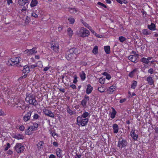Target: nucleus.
I'll return each instance as SVG.
<instances>
[{
	"label": "nucleus",
	"instance_id": "nucleus-1",
	"mask_svg": "<svg viewBox=\"0 0 158 158\" xmlns=\"http://www.w3.org/2000/svg\"><path fill=\"white\" fill-rule=\"evenodd\" d=\"M78 53L77 50L73 48L67 51L66 53V58L68 60H71L76 57V55Z\"/></svg>",
	"mask_w": 158,
	"mask_h": 158
},
{
	"label": "nucleus",
	"instance_id": "nucleus-2",
	"mask_svg": "<svg viewBox=\"0 0 158 158\" xmlns=\"http://www.w3.org/2000/svg\"><path fill=\"white\" fill-rule=\"evenodd\" d=\"M25 100L29 104H32L35 106H37L38 105V103L35 100V97L32 94H27Z\"/></svg>",
	"mask_w": 158,
	"mask_h": 158
},
{
	"label": "nucleus",
	"instance_id": "nucleus-3",
	"mask_svg": "<svg viewBox=\"0 0 158 158\" xmlns=\"http://www.w3.org/2000/svg\"><path fill=\"white\" fill-rule=\"evenodd\" d=\"M77 33L79 36L82 37H88L90 34L88 30L83 27L77 30Z\"/></svg>",
	"mask_w": 158,
	"mask_h": 158
},
{
	"label": "nucleus",
	"instance_id": "nucleus-4",
	"mask_svg": "<svg viewBox=\"0 0 158 158\" xmlns=\"http://www.w3.org/2000/svg\"><path fill=\"white\" fill-rule=\"evenodd\" d=\"M20 57H14L9 59L8 61L7 64L8 65H15L19 62Z\"/></svg>",
	"mask_w": 158,
	"mask_h": 158
},
{
	"label": "nucleus",
	"instance_id": "nucleus-5",
	"mask_svg": "<svg viewBox=\"0 0 158 158\" xmlns=\"http://www.w3.org/2000/svg\"><path fill=\"white\" fill-rule=\"evenodd\" d=\"M127 145V141L124 139L120 138L118 140V147L120 149H121L123 148L126 147Z\"/></svg>",
	"mask_w": 158,
	"mask_h": 158
},
{
	"label": "nucleus",
	"instance_id": "nucleus-6",
	"mask_svg": "<svg viewBox=\"0 0 158 158\" xmlns=\"http://www.w3.org/2000/svg\"><path fill=\"white\" fill-rule=\"evenodd\" d=\"M14 148L18 153H19L23 152L24 149V147L20 143H16Z\"/></svg>",
	"mask_w": 158,
	"mask_h": 158
},
{
	"label": "nucleus",
	"instance_id": "nucleus-7",
	"mask_svg": "<svg viewBox=\"0 0 158 158\" xmlns=\"http://www.w3.org/2000/svg\"><path fill=\"white\" fill-rule=\"evenodd\" d=\"M51 48L52 50L57 52L58 51V44L55 42L52 41L51 43Z\"/></svg>",
	"mask_w": 158,
	"mask_h": 158
},
{
	"label": "nucleus",
	"instance_id": "nucleus-8",
	"mask_svg": "<svg viewBox=\"0 0 158 158\" xmlns=\"http://www.w3.org/2000/svg\"><path fill=\"white\" fill-rule=\"evenodd\" d=\"M32 113V111H30L23 116V119L25 122H26L30 120Z\"/></svg>",
	"mask_w": 158,
	"mask_h": 158
},
{
	"label": "nucleus",
	"instance_id": "nucleus-9",
	"mask_svg": "<svg viewBox=\"0 0 158 158\" xmlns=\"http://www.w3.org/2000/svg\"><path fill=\"white\" fill-rule=\"evenodd\" d=\"M89 96L85 95L84 98L81 101V104L84 107H85L86 106V103L89 101Z\"/></svg>",
	"mask_w": 158,
	"mask_h": 158
},
{
	"label": "nucleus",
	"instance_id": "nucleus-10",
	"mask_svg": "<svg viewBox=\"0 0 158 158\" xmlns=\"http://www.w3.org/2000/svg\"><path fill=\"white\" fill-rule=\"evenodd\" d=\"M36 49V48H34L31 49L26 50L24 52L26 53H27V55H32L37 52V51H35Z\"/></svg>",
	"mask_w": 158,
	"mask_h": 158
},
{
	"label": "nucleus",
	"instance_id": "nucleus-11",
	"mask_svg": "<svg viewBox=\"0 0 158 158\" xmlns=\"http://www.w3.org/2000/svg\"><path fill=\"white\" fill-rule=\"evenodd\" d=\"M44 112L45 115L54 118H55V117H56V116L51 111L45 109L44 111Z\"/></svg>",
	"mask_w": 158,
	"mask_h": 158
},
{
	"label": "nucleus",
	"instance_id": "nucleus-12",
	"mask_svg": "<svg viewBox=\"0 0 158 158\" xmlns=\"http://www.w3.org/2000/svg\"><path fill=\"white\" fill-rule=\"evenodd\" d=\"M134 131V130H132L131 132L130 135L134 140H136L138 138V135L135 133Z\"/></svg>",
	"mask_w": 158,
	"mask_h": 158
},
{
	"label": "nucleus",
	"instance_id": "nucleus-13",
	"mask_svg": "<svg viewBox=\"0 0 158 158\" xmlns=\"http://www.w3.org/2000/svg\"><path fill=\"white\" fill-rule=\"evenodd\" d=\"M44 143L43 141H40L37 144V148L38 150H40L43 149L44 147Z\"/></svg>",
	"mask_w": 158,
	"mask_h": 158
},
{
	"label": "nucleus",
	"instance_id": "nucleus-14",
	"mask_svg": "<svg viewBox=\"0 0 158 158\" xmlns=\"http://www.w3.org/2000/svg\"><path fill=\"white\" fill-rule=\"evenodd\" d=\"M24 101H21L19 102L17 105L18 106H17V107H21L22 109H25L26 108V107L25 106H24Z\"/></svg>",
	"mask_w": 158,
	"mask_h": 158
},
{
	"label": "nucleus",
	"instance_id": "nucleus-15",
	"mask_svg": "<svg viewBox=\"0 0 158 158\" xmlns=\"http://www.w3.org/2000/svg\"><path fill=\"white\" fill-rule=\"evenodd\" d=\"M93 89V88L91 86L90 84H88L87 85V88L86 90V92L87 94H90L92 92Z\"/></svg>",
	"mask_w": 158,
	"mask_h": 158
},
{
	"label": "nucleus",
	"instance_id": "nucleus-16",
	"mask_svg": "<svg viewBox=\"0 0 158 158\" xmlns=\"http://www.w3.org/2000/svg\"><path fill=\"white\" fill-rule=\"evenodd\" d=\"M28 0H19L18 3L20 6H23L26 3H28Z\"/></svg>",
	"mask_w": 158,
	"mask_h": 158
},
{
	"label": "nucleus",
	"instance_id": "nucleus-17",
	"mask_svg": "<svg viewBox=\"0 0 158 158\" xmlns=\"http://www.w3.org/2000/svg\"><path fill=\"white\" fill-rule=\"evenodd\" d=\"M147 81L149 85H152L154 84V81L151 77L149 76L147 78Z\"/></svg>",
	"mask_w": 158,
	"mask_h": 158
},
{
	"label": "nucleus",
	"instance_id": "nucleus-18",
	"mask_svg": "<svg viewBox=\"0 0 158 158\" xmlns=\"http://www.w3.org/2000/svg\"><path fill=\"white\" fill-rule=\"evenodd\" d=\"M137 59V57L135 56L131 55L128 56V59L133 62H135Z\"/></svg>",
	"mask_w": 158,
	"mask_h": 158
},
{
	"label": "nucleus",
	"instance_id": "nucleus-19",
	"mask_svg": "<svg viewBox=\"0 0 158 158\" xmlns=\"http://www.w3.org/2000/svg\"><path fill=\"white\" fill-rule=\"evenodd\" d=\"M30 71V68L27 65L24 66L23 69V73H28Z\"/></svg>",
	"mask_w": 158,
	"mask_h": 158
},
{
	"label": "nucleus",
	"instance_id": "nucleus-20",
	"mask_svg": "<svg viewBox=\"0 0 158 158\" xmlns=\"http://www.w3.org/2000/svg\"><path fill=\"white\" fill-rule=\"evenodd\" d=\"M89 119L88 118H85L84 119H83L81 121V123L80 124L82 126H84L86 125Z\"/></svg>",
	"mask_w": 158,
	"mask_h": 158
},
{
	"label": "nucleus",
	"instance_id": "nucleus-21",
	"mask_svg": "<svg viewBox=\"0 0 158 158\" xmlns=\"http://www.w3.org/2000/svg\"><path fill=\"white\" fill-rule=\"evenodd\" d=\"M143 34L146 35H150L151 33V31L147 29H144L142 30Z\"/></svg>",
	"mask_w": 158,
	"mask_h": 158
},
{
	"label": "nucleus",
	"instance_id": "nucleus-22",
	"mask_svg": "<svg viewBox=\"0 0 158 158\" xmlns=\"http://www.w3.org/2000/svg\"><path fill=\"white\" fill-rule=\"evenodd\" d=\"M113 127L114 130V133H117L118 130V125L116 124L113 125Z\"/></svg>",
	"mask_w": 158,
	"mask_h": 158
},
{
	"label": "nucleus",
	"instance_id": "nucleus-23",
	"mask_svg": "<svg viewBox=\"0 0 158 158\" xmlns=\"http://www.w3.org/2000/svg\"><path fill=\"white\" fill-rule=\"evenodd\" d=\"M67 111L68 113L70 115L75 114L76 112L71 110L69 106H67L66 108Z\"/></svg>",
	"mask_w": 158,
	"mask_h": 158
},
{
	"label": "nucleus",
	"instance_id": "nucleus-24",
	"mask_svg": "<svg viewBox=\"0 0 158 158\" xmlns=\"http://www.w3.org/2000/svg\"><path fill=\"white\" fill-rule=\"evenodd\" d=\"M14 138L18 139H24V136L22 134H18L15 135Z\"/></svg>",
	"mask_w": 158,
	"mask_h": 158
},
{
	"label": "nucleus",
	"instance_id": "nucleus-25",
	"mask_svg": "<svg viewBox=\"0 0 158 158\" xmlns=\"http://www.w3.org/2000/svg\"><path fill=\"white\" fill-rule=\"evenodd\" d=\"M148 27L149 29L151 30H154L156 27L155 24L152 23L150 25H148Z\"/></svg>",
	"mask_w": 158,
	"mask_h": 158
},
{
	"label": "nucleus",
	"instance_id": "nucleus-26",
	"mask_svg": "<svg viewBox=\"0 0 158 158\" xmlns=\"http://www.w3.org/2000/svg\"><path fill=\"white\" fill-rule=\"evenodd\" d=\"M104 50L107 54H109L110 53V48L109 46H105L104 47Z\"/></svg>",
	"mask_w": 158,
	"mask_h": 158
},
{
	"label": "nucleus",
	"instance_id": "nucleus-27",
	"mask_svg": "<svg viewBox=\"0 0 158 158\" xmlns=\"http://www.w3.org/2000/svg\"><path fill=\"white\" fill-rule=\"evenodd\" d=\"M38 2L37 0H32L31 1L30 6L31 7H33L35 6L37 4Z\"/></svg>",
	"mask_w": 158,
	"mask_h": 158
},
{
	"label": "nucleus",
	"instance_id": "nucleus-28",
	"mask_svg": "<svg viewBox=\"0 0 158 158\" xmlns=\"http://www.w3.org/2000/svg\"><path fill=\"white\" fill-rule=\"evenodd\" d=\"M116 86H111L109 89L108 90V92H109L110 93H112L113 91H114L115 89Z\"/></svg>",
	"mask_w": 158,
	"mask_h": 158
},
{
	"label": "nucleus",
	"instance_id": "nucleus-29",
	"mask_svg": "<svg viewBox=\"0 0 158 158\" xmlns=\"http://www.w3.org/2000/svg\"><path fill=\"white\" fill-rule=\"evenodd\" d=\"M106 89V87L104 86H102L100 87H99L98 88V91L101 93L103 92Z\"/></svg>",
	"mask_w": 158,
	"mask_h": 158
},
{
	"label": "nucleus",
	"instance_id": "nucleus-30",
	"mask_svg": "<svg viewBox=\"0 0 158 158\" xmlns=\"http://www.w3.org/2000/svg\"><path fill=\"white\" fill-rule=\"evenodd\" d=\"M80 76L81 79L84 80L85 78V74L84 73V71H82L81 73H80Z\"/></svg>",
	"mask_w": 158,
	"mask_h": 158
},
{
	"label": "nucleus",
	"instance_id": "nucleus-31",
	"mask_svg": "<svg viewBox=\"0 0 158 158\" xmlns=\"http://www.w3.org/2000/svg\"><path fill=\"white\" fill-rule=\"evenodd\" d=\"M61 151L60 148H57L56 150V154L58 157H60L61 155Z\"/></svg>",
	"mask_w": 158,
	"mask_h": 158
},
{
	"label": "nucleus",
	"instance_id": "nucleus-32",
	"mask_svg": "<svg viewBox=\"0 0 158 158\" xmlns=\"http://www.w3.org/2000/svg\"><path fill=\"white\" fill-rule=\"evenodd\" d=\"M69 11L71 13H75L77 11V10L75 8H69Z\"/></svg>",
	"mask_w": 158,
	"mask_h": 158
},
{
	"label": "nucleus",
	"instance_id": "nucleus-33",
	"mask_svg": "<svg viewBox=\"0 0 158 158\" xmlns=\"http://www.w3.org/2000/svg\"><path fill=\"white\" fill-rule=\"evenodd\" d=\"M137 69H134L132 71H131L129 74V76L131 77H133L135 73V72L137 71Z\"/></svg>",
	"mask_w": 158,
	"mask_h": 158
},
{
	"label": "nucleus",
	"instance_id": "nucleus-34",
	"mask_svg": "<svg viewBox=\"0 0 158 158\" xmlns=\"http://www.w3.org/2000/svg\"><path fill=\"white\" fill-rule=\"evenodd\" d=\"M92 52H93L94 54H97L98 52V47L97 46H94V48H93L92 51Z\"/></svg>",
	"mask_w": 158,
	"mask_h": 158
},
{
	"label": "nucleus",
	"instance_id": "nucleus-35",
	"mask_svg": "<svg viewBox=\"0 0 158 158\" xmlns=\"http://www.w3.org/2000/svg\"><path fill=\"white\" fill-rule=\"evenodd\" d=\"M113 112L111 114V117L112 119L114 118L116 114V112L114 108H113Z\"/></svg>",
	"mask_w": 158,
	"mask_h": 158
},
{
	"label": "nucleus",
	"instance_id": "nucleus-36",
	"mask_svg": "<svg viewBox=\"0 0 158 158\" xmlns=\"http://www.w3.org/2000/svg\"><path fill=\"white\" fill-rule=\"evenodd\" d=\"M141 61L143 63H145L146 64H148L149 62V60L144 57H143L141 59Z\"/></svg>",
	"mask_w": 158,
	"mask_h": 158
},
{
	"label": "nucleus",
	"instance_id": "nucleus-37",
	"mask_svg": "<svg viewBox=\"0 0 158 158\" xmlns=\"http://www.w3.org/2000/svg\"><path fill=\"white\" fill-rule=\"evenodd\" d=\"M82 118V116H78L77 117V124L79 125L81 123V121L83 119Z\"/></svg>",
	"mask_w": 158,
	"mask_h": 158
},
{
	"label": "nucleus",
	"instance_id": "nucleus-38",
	"mask_svg": "<svg viewBox=\"0 0 158 158\" xmlns=\"http://www.w3.org/2000/svg\"><path fill=\"white\" fill-rule=\"evenodd\" d=\"M89 114L87 112H85L84 113H83L82 115V116L83 118H85L88 116H89Z\"/></svg>",
	"mask_w": 158,
	"mask_h": 158
},
{
	"label": "nucleus",
	"instance_id": "nucleus-39",
	"mask_svg": "<svg viewBox=\"0 0 158 158\" xmlns=\"http://www.w3.org/2000/svg\"><path fill=\"white\" fill-rule=\"evenodd\" d=\"M68 34L70 36H71L73 35V31L70 28H69L67 30Z\"/></svg>",
	"mask_w": 158,
	"mask_h": 158
},
{
	"label": "nucleus",
	"instance_id": "nucleus-40",
	"mask_svg": "<svg viewBox=\"0 0 158 158\" xmlns=\"http://www.w3.org/2000/svg\"><path fill=\"white\" fill-rule=\"evenodd\" d=\"M137 85V82L135 81H134L133 82L131 85V87L133 89H135Z\"/></svg>",
	"mask_w": 158,
	"mask_h": 158
},
{
	"label": "nucleus",
	"instance_id": "nucleus-41",
	"mask_svg": "<svg viewBox=\"0 0 158 158\" xmlns=\"http://www.w3.org/2000/svg\"><path fill=\"white\" fill-rule=\"evenodd\" d=\"M40 117V116L38 114H35L33 116V120H36V119L39 118Z\"/></svg>",
	"mask_w": 158,
	"mask_h": 158
},
{
	"label": "nucleus",
	"instance_id": "nucleus-42",
	"mask_svg": "<svg viewBox=\"0 0 158 158\" xmlns=\"http://www.w3.org/2000/svg\"><path fill=\"white\" fill-rule=\"evenodd\" d=\"M68 20L69 21L70 23L71 24H73L75 21L74 19L72 18H69Z\"/></svg>",
	"mask_w": 158,
	"mask_h": 158
},
{
	"label": "nucleus",
	"instance_id": "nucleus-43",
	"mask_svg": "<svg viewBox=\"0 0 158 158\" xmlns=\"http://www.w3.org/2000/svg\"><path fill=\"white\" fill-rule=\"evenodd\" d=\"M105 80V78H101L99 79V81L101 84H103L104 83Z\"/></svg>",
	"mask_w": 158,
	"mask_h": 158
},
{
	"label": "nucleus",
	"instance_id": "nucleus-44",
	"mask_svg": "<svg viewBox=\"0 0 158 158\" xmlns=\"http://www.w3.org/2000/svg\"><path fill=\"white\" fill-rule=\"evenodd\" d=\"M126 40L125 38L123 36H120L119 38V40L121 42H123Z\"/></svg>",
	"mask_w": 158,
	"mask_h": 158
},
{
	"label": "nucleus",
	"instance_id": "nucleus-45",
	"mask_svg": "<svg viewBox=\"0 0 158 158\" xmlns=\"http://www.w3.org/2000/svg\"><path fill=\"white\" fill-rule=\"evenodd\" d=\"M30 128L29 127L28 128L25 130V133L26 134L28 135H30L31 134V132H30Z\"/></svg>",
	"mask_w": 158,
	"mask_h": 158
},
{
	"label": "nucleus",
	"instance_id": "nucleus-46",
	"mask_svg": "<svg viewBox=\"0 0 158 158\" xmlns=\"http://www.w3.org/2000/svg\"><path fill=\"white\" fill-rule=\"evenodd\" d=\"M98 5H99L100 6H101L103 7H104L106 8L107 7L106 5H105V4H103V3L100 2H98Z\"/></svg>",
	"mask_w": 158,
	"mask_h": 158
},
{
	"label": "nucleus",
	"instance_id": "nucleus-47",
	"mask_svg": "<svg viewBox=\"0 0 158 158\" xmlns=\"http://www.w3.org/2000/svg\"><path fill=\"white\" fill-rule=\"evenodd\" d=\"M82 23H83L84 25L87 28H91V27L89 26V25L87 23H86L84 22H82Z\"/></svg>",
	"mask_w": 158,
	"mask_h": 158
},
{
	"label": "nucleus",
	"instance_id": "nucleus-48",
	"mask_svg": "<svg viewBox=\"0 0 158 158\" xmlns=\"http://www.w3.org/2000/svg\"><path fill=\"white\" fill-rule=\"evenodd\" d=\"M10 143H8L7 144L6 147L5 148V151L7 150L8 149L10 148Z\"/></svg>",
	"mask_w": 158,
	"mask_h": 158
},
{
	"label": "nucleus",
	"instance_id": "nucleus-49",
	"mask_svg": "<svg viewBox=\"0 0 158 158\" xmlns=\"http://www.w3.org/2000/svg\"><path fill=\"white\" fill-rule=\"evenodd\" d=\"M40 63V62H38L37 64H35V65H32L31 66V69H34L37 66V64L38 63Z\"/></svg>",
	"mask_w": 158,
	"mask_h": 158
},
{
	"label": "nucleus",
	"instance_id": "nucleus-50",
	"mask_svg": "<svg viewBox=\"0 0 158 158\" xmlns=\"http://www.w3.org/2000/svg\"><path fill=\"white\" fill-rule=\"evenodd\" d=\"M81 155L79 154H78L77 153H76V155L75 156V158H80L81 157Z\"/></svg>",
	"mask_w": 158,
	"mask_h": 158
},
{
	"label": "nucleus",
	"instance_id": "nucleus-51",
	"mask_svg": "<svg viewBox=\"0 0 158 158\" xmlns=\"http://www.w3.org/2000/svg\"><path fill=\"white\" fill-rule=\"evenodd\" d=\"M33 126H34V127L35 128V129L36 130L37 128L38 127V124L36 123H35L33 124Z\"/></svg>",
	"mask_w": 158,
	"mask_h": 158
},
{
	"label": "nucleus",
	"instance_id": "nucleus-52",
	"mask_svg": "<svg viewBox=\"0 0 158 158\" xmlns=\"http://www.w3.org/2000/svg\"><path fill=\"white\" fill-rule=\"evenodd\" d=\"M153 70L151 68L148 70V73L152 74L153 73Z\"/></svg>",
	"mask_w": 158,
	"mask_h": 158
},
{
	"label": "nucleus",
	"instance_id": "nucleus-53",
	"mask_svg": "<svg viewBox=\"0 0 158 158\" xmlns=\"http://www.w3.org/2000/svg\"><path fill=\"white\" fill-rule=\"evenodd\" d=\"M24 127L23 125L19 127L20 130L22 131H23L24 129Z\"/></svg>",
	"mask_w": 158,
	"mask_h": 158
},
{
	"label": "nucleus",
	"instance_id": "nucleus-54",
	"mask_svg": "<svg viewBox=\"0 0 158 158\" xmlns=\"http://www.w3.org/2000/svg\"><path fill=\"white\" fill-rule=\"evenodd\" d=\"M27 76V74H26L23 75L21 77L19 78V79L21 80L22 78H25Z\"/></svg>",
	"mask_w": 158,
	"mask_h": 158
},
{
	"label": "nucleus",
	"instance_id": "nucleus-55",
	"mask_svg": "<svg viewBox=\"0 0 158 158\" xmlns=\"http://www.w3.org/2000/svg\"><path fill=\"white\" fill-rule=\"evenodd\" d=\"M29 127L30 128V129L32 131H35L36 130L35 128L34 127V126H30Z\"/></svg>",
	"mask_w": 158,
	"mask_h": 158
},
{
	"label": "nucleus",
	"instance_id": "nucleus-56",
	"mask_svg": "<svg viewBox=\"0 0 158 158\" xmlns=\"http://www.w3.org/2000/svg\"><path fill=\"white\" fill-rule=\"evenodd\" d=\"M32 16L35 18H37L38 17L37 15L34 13H32Z\"/></svg>",
	"mask_w": 158,
	"mask_h": 158
},
{
	"label": "nucleus",
	"instance_id": "nucleus-57",
	"mask_svg": "<svg viewBox=\"0 0 158 158\" xmlns=\"http://www.w3.org/2000/svg\"><path fill=\"white\" fill-rule=\"evenodd\" d=\"M77 77H75L74 80L73 81V83H76L77 82Z\"/></svg>",
	"mask_w": 158,
	"mask_h": 158
},
{
	"label": "nucleus",
	"instance_id": "nucleus-58",
	"mask_svg": "<svg viewBox=\"0 0 158 158\" xmlns=\"http://www.w3.org/2000/svg\"><path fill=\"white\" fill-rule=\"evenodd\" d=\"M50 67H46L44 68L43 69L44 71H46L47 70H48L50 68Z\"/></svg>",
	"mask_w": 158,
	"mask_h": 158
},
{
	"label": "nucleus",
	"instance_id": "nucleus-59",
	"mask_svg": "<svg viewBox=\"0 0 158 158\" xmlns=\"http://www.w3.org/2000/svg\"><path fill=\"white\" fill-rule=\"evenodd\" d=\"M106 78L107 79L109 80L111 78V76L110 75L108 74L106 76Z\"/></svg>",
	"mask_w": 158,
	"mask_h": 158
},
{
	"label": "nucleus",
	"instance_id": "nucleus-60",
	"mask_svg": "<svg viewBox=\"0 0 158 158\" xmlns=\"http://www.w3.org/2000/svg\"><path fill=\"white\" fill-rule=\"evenodd\" d=\"M59 90L61 92L63 93H64L65 92V89L64 88H59Z\"/></svg>",
	"mask_w": 158,
	"mask_h": 158
},
{
	"label": "nucleus",
	"instance_id": "nucleus-61",
	"mask_svg": "<svg viewBox=\"0 0 158 158\" xmlns=\"http://www.w3.org/2000/svg\"><path fill=\"white\" fill-rule=\"evenodd\" d=\"M53 144L54 146L56 147H57L58 146V143L56 142H54L53 143Z\"/></svg>",
	"mask_w": 158,
	"mask_h": 158
},
{
	"label": "nucleus",
	"instance_id": "nucleus-62",
	"mask_svg": "<svg viewBox=\"0 0 158 158\" xmlns=\"http://www.w3.org/2000/svg\"><path fill=\"white\" fill-rule=\"evenodd\" d=\"M70 86L73 89H75L76 88V86L75 85L72 84L70 85Z\"/></svg>",
	"mask_w": 158,
	"mask_h": 158
},
{
	"label": "nucleus",
	"instance_id": "nucleus-63",
	"mask_svg": "<svg viewBox=\"0 0 158 158\" xmlns=\"http://www.w3.org/2000/svg\"><path fill=\"white\" fill-rule=\"evenodd\" d=\"M7 2L8 4L9 5L10 3H12V0H7Z\"/></svg>",
	"mask_w": 158,
	"mask_h": 158
},
{
	"label": "nucleus",
	"instance_id": "nucleus-64",
	"mask_svg": "<svg viewBox=\"0 0 158 158\" xmlns=\"http://www.w3.org/2000/svg\"><path fill=\"white\" fill-rule=\"evenodd\" d=\"M49 158H55V156L51 154Z\"/></svg>",
	"mask_w": 158,
	"mask_h": 158
}]
</instances>
